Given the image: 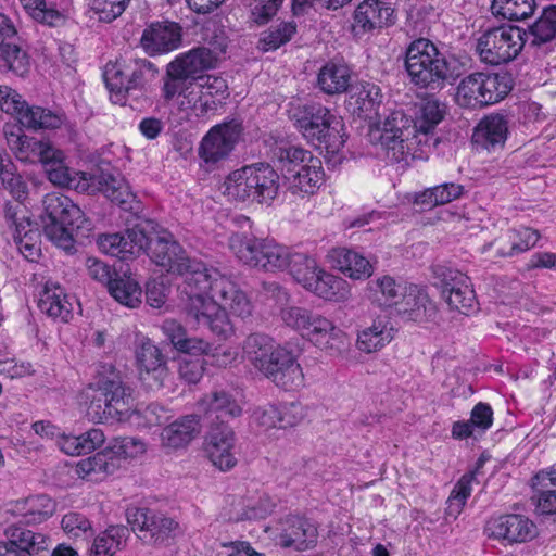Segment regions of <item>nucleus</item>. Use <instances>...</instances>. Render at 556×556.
Masks as SVG:
<instances>
[{
    "mask_svg": "<svg viewBox=\"0 0 556 556\" xmlns=\"http://www.w3.org/2000/svg\"><path fill=\"white\" fill-rule=\"evenodd\" d=\"M143 227L147 238L143 251L151 261L168 273L186 277L184 311L187 318L218 337L231 334L232 326L226 309L241 318L250 316L252 304L245 293L218 269L191 260L168 230L152 222H147Z\"/></svg>",
    "mask_w": 556,
    "mask_h": 556,
    "instance_id": "1",
    "label": "nucleus"
},
{
    "mask_svg": "<svg viewBox=\"0 0 556 556\" xmlns=\"http://www.w3.org/2000/svg\"><path fill=\"white\" fill-rule=\"evenodd\" d=\"M243 357L262 375L285 390H296L304 384L299 354L289 343H277L264 333L247 337Z\"/></svg>",
    "mask_w": 556,
    "mask_h": 556,
    "instance_id": "2",
    "label": "nucleus"
},
{
    "mask_svg": "<svg viewBox=\"0 0 556 556\" xmlns=\"http://www.w3.org/2000/svg\"><path fill=\"white\" fill-rule=\"evenodd\" d=\"M87 416L93 422L124 421L134 413L132 390L111 364L100 367L96 380L86 390Z\"/></svg>",
    "mask_w": 556,
    "mask_h": 556,
    "instance_id": "3",
    "label": "nucleus"
},
{
    "mask_svg": "<svg viewBox=\"0 0 556 556\" xmlns=\"http://www.w3.org/2000/svg\"><path fill=\"white\" fill-rule=\"evenodd\" d=\"M217 55L205 47L190 50L176 56L167 64L162 96L166 102L182 97L179 105L182 110L197 106L194 87L199 74L214 67Z\"/></svg>",
    "mask_w": 556,
    "mask_h": 556,
    "instance_id": "4",
    "label": "nucleus"
},
{
    "mask_svg": "<svg viewBox=\"0 0 556 556\" xmlns=\"http://www.w3.org/2000/svg\"><path fill=\"white\" fill-rule=\"evenodd\" d=\"M157 74L159 68L149 60L130 58L108 63L103 79L113 103L132 108L134 102L146 98L148 85Z\"/></svg>",
    "mask_w": 556,
    "mask_h": 556,
    "instance_id": "5",
    "label": "nucleus"
},
{
    "mask_svg": "<svg viewBox=\"0 0 556 556\" xmlns=\"http://www.w3.org/2000/svg\"><path fill=\"white\" fill-rule=\"evenodd\" d=\"M279 316L287 327L330 355H340L348 350L346 334L320 314L301 306H286L280 308Z\"/></svg>",
    "mask_w": 556,
    "mask_h": 556,
    "instance_id": "6",
    "label": "nucleus"
},
{
    "mask_svg": "<svg viewBox=\"0 0 556 556\" xmlns=\"http://www.w3.org/2000/svg\"><path fill=\"white\" fill-rule=\"evenodd\" d=\"M289 117L312 144L328 151L339 150L343 146L341 119L321 103L299 104L289 111Z\"/></svg>",
    "mask_w": 556,
    "mask_h": 556,
    "instance_id": "7",
    "label": "nucleus"
},
{
    "mask_svg": "<svg viewBox=\"0 0 556 556\" xmlns=\"http://www.w3.org/2000/svg\"><path fill=\"white\" fill-rule=\"evenodd\" d=\"M41 216L43 232L59 248L70 251L73 249L74 232L84 228L88 220L84 212L72 199L60 192H51L42 200Z\"/></svg>",
    "mask_w": 556,
    "mask_h": 556,
    "instance_id": "8",
    "label": "nucleus"
},
{
    "mask_svg": "<svg viewBox=\"0 0 556 556\" xmlns=\"http://www.w3.org/2000/svg\"><path fill=\"white\" fill-rule=\"evenodd\" d=\"M229 248L243 264L266 271L283 270L290 262L289 248L245 232H233L229 237Z\"/></svg>",
    "mask_w": 556,
    "mask_h": 556,
    "instance_id": "9",
    "label": "nucleus"
},
{
    "mask_svg": "<svg viewBox=\"0 0 556 556\" xmlns=\"http://www.w3.org/2000/svg\"><path fill=\"white\" fill-rule=\"evenodd\" d=\"M0 108L16 117L18 123L30 130H55L73 128L62 110L29 105L20 93L8 86H0Z\"/></svg>",
    "mask_w": 556,
    "mask_h": 556,
    "instance_id": "10",
    "label": "nucleus"
},
{
    "mask_svg": "<svg viewBox=\"0 0 556 556\" xmlns=\"http://www.w3.org/2000/svg\"><path fill=\"white\" fill-rule=\"evenodd\" d=\"M511 88V78L506 73L476 72L459 81L456 102L468 109L488 106L503 100Z\"/></svg>",
    "mask_w": 556,
    "mask_h": 556,
    "instance_id": "11",
    "label": "nucleus"
},
{
    "mask_svg": "<svg viewBox=\"0 0 556 556\" xmlns=\"http://www.w3.org/2000/svg\"><path fill=\"white\" fill-rule=\"evenodd\" d=\"M405 67L412 83L422 88L439 86L447 78L445 56L426 38H418L407 47Z\"/></svg>",
    "mask_w": 556,
    "mask_h": 556,
    "instance_id": "12",
    "label": "nucleus"
},
{
    "mask_svg": "<svg viewBox=\"0 0 556 556\" xmlns=\"http://www.w3.org/2000/svg\"><path fill=\"white\" fill-rule=\"evenodd\" d=\"M525 29L518 26H501L486 30L477 41V52L481 60L491 65H500L514 60L527 45Z\"/></svg>",
    "mask_w": 556,
    "mask_h": 556,
    "instance_id": "13",
    "label": "nucleus"
},
{
    "mask_svg": "<svg viewBox=\"0 0 556 556\" xmlns=\"http://www.w3.org/2000/svg\"><path fill=\"white\" fill-rule=\"evenodd\" d=\"M243 131L242 124L236 119L213 126L202 138L198 155L206 167L212 168L227 160Z\"/></svg>",
    "mask_w": 556,
    "mask_h": 556,
    "instance_id": "14",
    "label": "nucleus"
},
{
    "mask_svg": "<svg viewBox=\"0 0 556 556\" xmlns=\"http://www.w3.org/2000/svg\"><path fill=\"white\" fill-rule=\"evenodd\" d=\"M127 521L140 540L155 545H166L180 533L177 521L148 508L128 509Z\"/></svg>",
    "mask_w": 556,
    "mask_h": 556,
    "instance_id": "15",
    "label": "nucleus"
},
{
    "mask_svg": "<svg viewBox=\"0 0 556 556\" xmlns=\"http://www.w3.org/2000/svg\"><path fill=\"white\" fill-rule=\"evenodd\" d=\"M433 274L440 283L442 298L452 309L466 315L477 309V296L467 275L442 265H435Z\"/></svg>",
    "mask_w": 556,
    "mask_h": 556,
    "instance_id": "16",
    "label": "nucleus"
},
{
    "mask_svg": "<svg viewBox=\"0 0 556 556\" xmlns=\"http://www.w3.org/2000/svg\"><path fill=\"white\" fill-rule=\"evenodd\" d=\"M380 143L393 162H401L409 154L416 138L412 118L403 110H394L384 118L380 128Z\"/></svg>",
    "mask_w": 556,
    "mask_h": 556,
    "instance_id": "17",
    "label": "nucleus"
},
{
    "mask_svg": "<svg viewBox=\"0 0 556 556\" xmlns=\"http://www.w3.org/2000/svg\"><path fill=\"white\" fill-rule=\"evenodd\" d=\"M489 538L505 541L508 544L525 543L536 535L535 523L521 514H507L491 518L484 528Z\"/></svg>",
    "mask_w": 556,
    "mask_h": 556,
    "instance_id": "18",
    "label": "nucleus"
},
{
    "mask_svg": "<svg viewBox=\"0 0 556 556\" xmlns=\"http://www.w3.org/2000/svg\"><path fill=\"white\" fill-rule=\"evenodd\" d=\"M7 541H0V556H39L49 547V539L21 525H10L4 530Z\"/></svg>",
    "mask_w": 556,
    "mask_h": 556,
    "instance_id": "19",
    "label": "nucleus"
},
{
    "mask_svg": "<svg viewBox=\"0 0 556 556\" xmlns=\"http://www.w3.org/2000/svg\"><path fill=\"white\" fill-rule=\"evenodd\" d=\"M97 243L103 253L128 260L143 251L147 244L146 228L141 224L127 229L125 233L101 235Z\"/></svg>",
    "mask_w": 556,
    "mask_h": 556,
    "instance_id": "20",
    "label": "nucleus"
},
{
    "mask_svg": "<svg viewBox=\"0 0 556 556\" xmlns=\"http://www.w3.org/2000/svg\"><path fill=\"white\" fill-rule=\"evenodd\" d=\"M394 23V9L384 0H364L355 9L352 29L356 36Z\"/></svg>",
    "mask_w": 556,
    "mask_h": 556,
    "instance_id": "21",
    "label": "nucleus"
},
{
    "mask_svg": "<svg viewBox=\"0 0 556 556\" xmlns=\"http://www.w3.org/2000/svg\"><path fill=\"white\" fill-rule=\"evenodd\" d=\"M136 361L139 378L149 388L163 387L167 376L166 362L160 349L147 338H143L136 349Z\"/></svg>",
    "mask_w": 556,
    "mask_h": 556,
    "instance_id": "22",
    "label": "nucleus"
},
{
    "mask_svg": "<svg viewBox=\"0 0 556 556\" xmlns=\"http://www.w3.org/2000/svg\"><path fill=\"white\" fill-rule=\"evenodd\" d=\"M317 527L307 518L289 515L280 521L279 541L283 547L306 551L317 543Z\"/></svg>",
    "mask_w": 556,
    "mask_h": 556,
    "instance_id": "23",
    "label": "nucleus"
},
{
    "mask_svg": "<svg viewBox=\"0 0 556 556\" xmlns=\"http://www.w3.org/2000/svg\"><path fill=\"white\" fill-rule=\"evenodd\" d=\"M181 42V27L174 22H156L148 26L140 43L150 55L166 53L177 49Z\"/></svg>",
    "mask_w": 556,
    "mask_h": 556,
    "instance_id": "24",
    "label": "nucleus"
},
{
    "mask_svg": "<svg viewBox=\"0 0 556 556\" xmlns=\"http://www.w3.org/2000/svg\"><path fill=\"white\" fill-rule=\"evenodd\" d=\"M235 442V432L228 426L212 429L206 438L207 456L212 464L222 471L229 470L237 464Z\"/></svg>",
    "mask_w": 556,
    "mask_h": 556,
    "instance_id": "25",
    "label": "nucleus"
},
{
    "mask_svg": "<svg viewBox=\"0 0 556 556\" xmlns=\"http://www.w3.org/2000/svg\"><path fill=\"white\" fill-rule=\"evenodd\" d=\"M508 136V119L502 114H490L475 127L472 144L477 149L496 151L502 149Z\"/></svg>",
    "mask_w": 556,
    "mask_h": 556,
    "instance_id": "26",
    "label": "nucleus"
},
{
    "mask_svg": "<svg viewBox=\"0 0 556 556\" xmlns=\"http://www.w3.org/2000/svg\"><path fill=\"white\" fill-rule=\"evenodd\" d=\"M5 138L12 153L24 163L42 164L54 148L49 141L25 135L21 128L5 132Z\"/></svg>",
    "mask_w": 556,
    "mask_h": 556,
    "instance_id": "27",
    "label": "nucleus"
},
{
    "mask_svg": "<svg viewBox=\"0 0 556 556\" xmlns=\"http://www.w3.org/2000/svg\"><path fill=\"white\" fill-rule=\"evenodd\" d=\"M41 165L47 173L49 181L55 186L76 190H86L89 187L86 174L71 169L65 164L64 152L55 147Z\"/></svg>",
    "mask_w": 556,
    "mask_h": 556,
    "instance_id": "28",
    "label": "nucleus"
},
{
    "mask_svg": "<svg viewBox=\"0 0 556 556\" xmlns=\"http://www.w3.org/2000/svg\"><path fill=\"white\" fill-rule=\"evenodd\" d=\"M198 412L211 422L219 421L225 426V422L241 416L242 408L231 394L224 390H215L198 402Z\"/></svg>",
    "mask_w": 556,
    "mask_h": 556,
    "instance_id": "29",
    "label": "nucleus"
},
{
    "mask_svg": "<svg viewBox=\"0 0 556 556\" xmlns=\"http://www.w3.org/2000/svg\"><path fill=\"white\" fill-rule=\"evenodd\" d=\"M445 113V104L437 99H426L416 108L415 116L412 118L416 144H427L428 136L433 134Z\"/></svg>",
    "mask_w": 556,
    "mask_h": 556,
    "instance_id": "30",
    "label": "nucleus"
},
{
    "mask_svg": "<svg viewBox=\"0 0 556 556\" xmlns=\"http://www.w3.org/2000/svg\"><path fill=\"white\" fill-rule=\"evenodd\" d=\"M351 81L352 70L343 61H328L320 67L317 75V87L328 96L348 92Z\"/></svg>",
    "mask_w": 556,
    "mask_h": 556,
    "instance_id": "31",
    "label": "nucleus"
},
{
    "mask_svg": "<svg viewBox=\"0 0 556 556\" xmlns=\"http://www.w3.org/2000/svg\"><path fill=\"white\" fill-rule=\"evenodd\" d=\"M38 307L47 316L62 321H68L73 313L70 296L58 282L53 281H47L39 292Z\"/></svg>",
    "mask_w": 556,
    "mask_h": 556,
    "instance_id": "32",
    "label": "nucleus"
},
{
    "mask_svg": "<svg viewBox=\"0 0 556 556\" xmlns=\"http://www.w3.org/2000/svg\"><path fill=\"white\" fill-rule=\"evenodd\" d=\"M396 311L406 319L422 321L434 316L435 305L422 288L409 285L403 299H400Z\"/></svg>",
    "mask_w": 556,
    "mask_h": 556,
    "instance_id": "33",
    "label": "nucleus"
},
{
    "mask_svg": "<svg viewBox=\"0 0 556 556\" xmlns=\"http://www.w3.org/2000/svg\"><path fill=\"white\" fill-rule=\"evenodd\" d=\"M199 433V417L191 414L166 426L162 430L161 440L163 446L177 450L187 446Z\"/></svg>",
    "mask_w": 556,
    "mask_h": 556,
    "instance_id": "34",
    "label": "nucleus"
},
{
    "mask_svg": "<svg viewBox=\"0 0 556 556\" xmlns=\"http://www.w3.org/2000/svg\"><path fill=\"white\" fill-rule=\"evenodd\" d=\"M333 265L352 279H366L372 274L369 261L358 252L348 248H334L329 252Z\"/></svg>",
    "mask_w": 556,
    "mask_h": 556,
    "instance_id": "35",
    "label": "nucleus"
},
{
    "mask_svg": "<svg viewBox=\"0 0 556 556\" xmlns=\"http://www.w3.org/2000/svg\"><path fill=\"white\" fill-rule=\"evenodd\" d=\"M252 172V189L255 191L254 200L257 203H265L274 200L279 190L280 177L268 164L257 163L250 165Z\"/></svg>",
    "mask_w": 556,
    "mask_h": 556,
    "instance_id": "36",
    "label": "nucleus"
},
{
    "mask_svg": "<svg viewBox=\"0 0 556 556\" xmlns=\"http://www.w3.org/2000/svg\"><path fill=\"white\" fill-rule=\"evenodd\" d=\"M393 328L386 318H376L369 327L357 333L356 346L361 352L374 353L391 342Z\"/></svg>",
    "mask_w": 556,
    "mask_h": 556,
    "instance_id": "37",
    "label": "nucleus"
},
{
    "mask_svg": "<svg viewBox=\"0 0 556 556\" xmlns=\"http://www.w3.org/2000/svg\"><path fill=\"white\" fill-rule=\"evenodd\" d=\"M306 290L324 300L333 302H343L350 296L348 282L323 268L319 269L318 275L312 280V286Z\"/></svg>",
    "mask_w": 556,
    "mask_h": 556,
    "instance_id": "38",
    "label": "nucleus"
},
{
    "mask_svg": "<svg viewBox=\"0 0 556 556\" xmlns=\"http://www.w3.org/2000/svg\"><path fill=\"white\" fill-rule=\"evenodd\" d=\"M270 157L280 166L287 177L302 164L312 160L313 154L302 147L294 146L286 140H279L270 148Z\"/></svg>",
    "mask_w": 556,
    "mask_h": 556,
    "instance_id": "39",
    "label": "nucleus"
},
{
    "mask_svg": "<svg viewBox=\"0 0 556 556\" xmlns=\"http://www.w3.org/2000/svg\"><path fill=\"white\" fill-rule=\"evenodd\" d=\"M324 176L320 160L313 156L286 178L290 181V189L294 193L298 191L313 193L323 184Z\"/></svg>",
    "mask_w": 556,
    "mask_h": 556,
    "instance_id": "40",
    "label": "nucleus"
},
{
    "mask_svg": "<svg viewBox=\"0 0 556 556\" xmlns=\"http://www.w3.org/2000/svg\"><path fill=\"white\" fill-rule=\"evenodd\" d=\"M409 285L396 281L391 276H382L368 283L370 298L380 306H395L403 299Z\"/></svg>",
    "mask_w": 556,
    "mask_h": 556,
    "instance_id": "41",
    "label": "nucleus"
},
{
    "mask_svg": "<svg viewBox=\"0 0 556 556\" xmlns=\"http://www.w3.org/2000/svg\"><path fill=\"white\" fill-rule=\"evenodd\" d=\"M539 239L540 233L532 228L509 230L504 238L496 240L498 243L496 254L502 257L518 255L533 248Z\"/></svg>",
    "mask_w": 556,
    "mask_h": 556,
    "instance_id": "42",
    "label": "nucleus"
},
{
    "mask_svg": "<svg viewBox=\"0 0 556 556\" xmlns=\"http://www.w3.org/2000/svg\"><path fill=\"white\" fill-rule=\"evenodd\" d=\"M98 184V189L111 201L121 206L131 203L135 194L129 185L119 173L102 172L93 177Z\"/></svg>",
    "mask_w": 556,
    "mask_h": 556,
    "instance_id": "43",
    "label": "nucleus"
},
{
    "mask_svg": "<svg viewBox=\"0 0 556 556\" xmlns=\"http://www.w3.org/2000/svg\"><path fill=\"white\" fill-rule=\"evenodd\" d=\"M108 447L96 453L93 456L80 459L76 465V472L81 478L99 480L118 470L115 458H112Z\"/></svg>",
    "mask_w": 556,
    "mask_h": 556,
    "instance_id": "44",
    "label": "nucleus"
},
{
    "mask_svg": "<svg viewBox=\"0 0 556 556\" xmlns=\"http://www.w3.org/2000/svg\"><path fill=\"white\" fill-rule=\"evenodd\" d=\"M250 165L231 172L224 181V194L239 202H255Z\"/></svg>",
    "mask_w": 556,
    "mask_h": 556,
    "instance_id": "45",
    "label": "nucleus"
},
{
    "mask_svg": "<svg viewBox=\"0 0 556 556\" xmlns=\"http://www.w3.org/2000/svg\"><path fill=\"white\" fill-rule=\"evenodd\" d=\"M383 94L381 88L370 81H363L357 87V91L351 96L350 104L354 106V112L363 117H370L377 114L381 105Z\"/></svg>",
    "mask_w": 556,
    "mask_h": 556,
    "instance_id": "46",
    "label": "nucleus"
},
{
    "mask_svg": "<svg viewBox=\"0 0 556 556\" xmlns=\"http://www.w3.org/2000/svg\"><path fill=\"white\" fill-rule=\"evenodd\" d=\"M109 293L121 304L136 307L141 303V288L130 276L114 271V279L108 287Z\"/></svg>",
    "mask_w": 556,
    "mask_h": 556,
    "instance_id": "47",
    "label": "nucleus"
},
{
    "mask_svg": "<svg viewBox=\"0 0 556 556\" xmlns=\"http://www.w3.org/2000/svg\"><path fill=\"white\" fill-rule=\"evenodd\" d=\"M556 37V7L546 8L541 17L525 30L523 39L530 47H540Z\"/></svg>",
    "mask_w": 556,
    "mask_h": 556,
    "instance_id": "48",
    "label": "nucleus"
},
{
    "mask_svg": "<svg viewBox=\"0 0 556 556\" xmlns=\"http://www.w3.org/2000/svg\"><path fill=\"white\" fill-rule=\"evenodd\" d=\"M18 510L27 525H37L49 519L55 511V503L46 494L33 495L18 503Z\"/></svg>",
    "mask_w": 556,
    "mask_h": 556,
    "instance_id": "49",
    "label": "nucleus"
},
{
    "mask_svg": "<svg viewBox=\"0 0 556 556\" xmlns=\"http://www.w3.org/2000/svg\"><path fill=\"white\" fill-rule=\"evenodd\" d=\"M296 34L294 21H281L261 33L257 48L264 52L275 51L288 43Z\"/></svg>",
    "mask_w": 556,
    "mask_h": 556,
    "instance_id": "50",
    "label": "nucleus"
},
{
    "mask_svg": "<svg viewBox=\"0 0 556 556\" xmlns=\"http://www.w3.org/2000/svg\"><path fill=\"white\" fill-rule=\"evenodd\" d=\"M129 530L124 526H112L97 535L90 556H113L126 542Z\"/></svg>",
    "mask_w": 556,
    "mask_h": 556,
    "instance_id": "51",
    "label": "nucleus"
},
{
    "mask_svg": "<svg viewBox=\"0 0 556 556\" xmlns=\"http://www.w3.org/2000/svg\"><path fill=\"white\" fill-rule=\"evenodd\" d=\"M26 13L36 22L49 27H59L65 24L66 16L53 4H47L46 0H20Z\"/></svg>",
    "mask_w": 556,
    "mask_h": 556,
    "instance_id": "52",
    "label": "nucleus"
},
{
    "mask_svg": "<svg viewBox=\"0 0 556 556\" xmlns=\"http://www.w3.org/2000/svg\"><path fill=\"white\" fill-rule=\"evenodd\" d=\"M464 187L454 182H445L416 194L415 202L429 207L443 205L460 198Z\"/></svg>",
    "mask_w": 556,
    "mask_h": 556,
    "instance_id": "53",
    "label": "nucleus"
},
{
    "mask_svg": "<svg viewBox=\"0 0 556 556\" xmlns=\"http://www.w3.org/2000/svg\"><path fill=\"white\" fill-rule=\"evenodd\" d=\"M290 262L288 263L287 268L294 280L300 283L303 288H307L312 286V280L318 271L320 267L317 265V262L314 257L299 252H290Z\"/></svg>",
    "mask_w": 556,
    "mask_h": 556,
    "instance_id": "54",
    "label": "nucleus"
},
{
    "mask_svg": "<svg viewBox=\"0 0 556 556\" xmlns=\"http://www.w3.org/2000/svg\"><path fill=\"white\" fill-rule=\"evenodd\" d=\"M0 61L8 71L20 77L26 76L30 71V58L22 48L21 41L2 46Z\"/></svg>",
    "mask_w": 556,
    "mask_h": 556,
    "instance_id": "55",
    "label": "nucleus"
},
{
    "mask_svg": "<svg viewBox=\"0 0 556 556\" xmlns=\"http://www.w3.org/2000/svg\"><path fill=\"white\" fill-rule=\"evenodd\" d=\"M536 8L535 0H493L492 13L509 21L530 17Z\"/></svg>",
    "mask_w": 556,
    "mask_h": 556,
    "instance_id": "56",
    "label": "nucleus"
},
{
    "mask_svg": "<svg viewBox=\"0 0 556 556\" xmlns=\"http://www.w3.org/2000/svg\"><path fill=\"white\" fill-rule=\"evenodd\" d=\"M13 237L18 251L27 261L34 262L40 256V231L36 225L27 227V224H21Z\"/></svg>",
    "mask_w": 556,
    "mask_h": 556,
    "instance_id": "57",
    "label": "nucleus"
},
{
    "mask_svg": "<svg viewBox=\"0 0 556 556\" xmlns=\"http://www.w3.org/2000/svg\"><path fill=\"white\" fill-rule=\"evenodd\" d=\"M476 480V470L462 476L454 485L448 498L446 514L456 518L463 510L467 500L471 495V484Z\"/></svg>",
    "mask_w": 556,
    "mask_h": 556,
    "instance_id": "58",
    "label": "nucleus"
},
{
    "mask_svg": "<svg viewBox=\"0 0 556 556\" xmlns=\"http://www.w3.org/2000/svg\"><path fill=\"white\" fill-rule=\"evenodd\" d=\"M112 458L118 465V469L123 463L128 459L138 457L146 452V444L143 441L132 437L117 438L108 446Z\"/></svg>",
    "mask_w": 556,
    "mask_h": 556,
    "instance_id": "59",
    "label": "nucleus"
},
{
    "mask_svg": "<svg viewBox=\"0 0 556 556\" xmlns=\"http://www.w3.org/2000/svg\"><path fill=\"white\" fill-rule=\"evenodd\" d=\"M130 0H90L91 10L101 22L111 23L123 14Z\"/></svg>",
    "mask_w": 556,
    "mask_h": 556,
    "instance_id": "60",
    "label": "nucleus"
},
{
    "mask_svg": "<svg viewBox=\"0 0 556 556\" xmlns=\"http://www.w3.org/2000/svg\"><path fill=\"white\" fill-rule=\"evenodd\" d=\"M197 86L200 88V93L203 97L215 98L220 101L228 97V86L224 78L218 76L199 74Z\"/></svg>",
    "mask_w": 556,
    "mask_h": 556,
    "instance_id": "61",
    "label": "nucleus"
},
{
    "mask_svg": "<svg viewBox=\"0 0 556 556\" xmlns=\"http://www.w3.org/2000/svg\"><path fill=\"white\" fill-rule=\"evenodd\" d=\"M204 372V362L201 357L184 356L178 361L180 379L190 384L198 383Z\"/></svg>",
    "mask_w": 556,
    "mask_h": 556,
    "instance_id": "62",
    "label": "nucleus"
},
{
    "mask_svg": "<svg viewBox=\"0 0 556 556\" xmlns=\"http://www.w3.org/2000/svg\"><path fill=\"white\" fill-rule=\"evenodd\" d=\"M251 13L257 24L267 23L275 16L283 0H249Z\"/></svg>",
    "mask_w": 556,
    "mask_h": 556,
    "instance_id": "63",
    "label": "nucleus"
},
{
    "mask_svg": "<svg viewBox=\"0 0 556 556\" xmlns=\"http://www.w3.org/2000/svg\"><path fill=\"white\" fill-rule=\"evenodd\" d=\"M75 440L79 455H81L100 447L105 441V435L101 429L92 428L79 435H75Z\"/></svg>",
    "mask_w": 556,
    "mask_h": 556,
    "instance_id": "64",
    "label": "nucleus"
}]
</instances>
